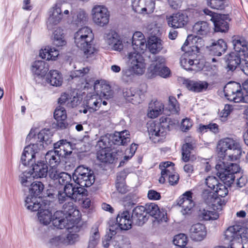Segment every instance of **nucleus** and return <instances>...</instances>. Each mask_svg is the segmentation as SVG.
Listing matches in <instances>:
<instances>
[{
    "instance_id": "obj_1",
    "label": "nucleus",
    "mask_w": 248,
    "mask_h": 248,
    "mask_svg": "<svg viewBox=\"0 0 248 248\" xmlns=\"http://www.w3.org/2000/svg\"><path fill=\"white\" fill-rule=\"evenodd\" d=\"M45 153L42 144H31L25 147L21 157V162L25 166L32 167L31 173L33 178L46 177L48 173V167L44 158Z\"/></svg>"
},
{
    "instance_id": "obj_2",
    "label": "nucleus",
    "mask_w": 248,
    "mask_h": 248,
    "mask_svg": "<svg viewBox=\"0 0 248 248\" xmlns=\"http://www.w3.org/2000/svg\"><path fill=\"white\" fill-rule=\"evenodd\" d=\"M100 89L101 94L98 93L93 94H88L84 101V106L79 110L81 113L86 114L89 111L90 113L98 110L101 106L102 99L101 96L102 95L106 99H108L112 97L110 87L108 85H100V82L96 80L94 84V89L96 92H99Z\"/></svg>"
},
{
    "instance_id": "obj_3",
    "label": "nucleus",
    "mask_w": 248,
    "mask_h": 248,
    "mask_svg": "<svg viewBox=\"0 0 248 248\" xmlns=\"http://www.w3.org/2000/svg\"><path fill=\"white\" fill-rule=\"evenodd\" d=\"M130 141L129 132L124 130L115 132L113 134L101 136L98 141L96 147L100 150H111L112 145H125Z\"/></svg>"
},
{
    "instance_id": "obj_4",
    "label": "nucleus",
    "mask_w": 248,
    "mask_h": 248,
    "mask_svg": "<svg viewBox=\"0 0 248 248\" xmlns=\"http://www.w3.org/2000/svg\"><path fill=\"white\" fill-rule=\"evenodd\" d=\"M170 119L167 117H162L160 122L152 123L148 128L150 139L154 142L162 141L168 131L170 130Z\"/></svg>"
},
{
    "instance_id": "obj_5",
    "label": "nucleus",
    "mask_w": 248,
    "mask_h": 248,
    "mask_svg": "<svg viewBox=\"0 0 248 248\" xmlns=\"http://www.w3.org/2000/svg\"><path fill=\"white\" fill-rule=\"evenodd\" d=\"M217 170V174L223 183L230 186L234 180V174L239 171V166L236 163H226L224 161H220L216 166Z\"/></svg>"
},
{
    "instance_id": "obj_6",
    "label": "nucleus",
    "mask_w": 248,
    "mask_h": 248,
    "mask_svg": "<svg viewBox=\"0 0 248 248\" xmlns=\"http://www.w3.org/2000/svg\"><path fill=\"white\" fill-rule=\"evenodd\" d=\"M225 97L235 103H248V95H244L241 85L236 82L228 83L224 88Z\"/></svg>"
},
{
    "instance_id": "obj_7",
    "label": "nucleus",
    "mask_w": 248,
    "mask_h": 248,
    "mask_svg": "<svg viewBox=\"0 0 248 248\" xmlns=\"http://www.w3.org/2000/svg\"><path fill=\"white\" fill-rule=\"evenodd\" d=\"M73 181L83 187H89L95 181L93 171L83 165L79 166L73 174Z\"/></svg>"
},
{
    "instance_id": "obj_8",
    "label": "nucleus",
    "mask_w": 248,
    "mask_h": 248,
    "mask_svg": "<svg viewBox=\"0 0 248 248\" xmlns=\"http://www.w3.org/2000/svg\"><path fill=\"white\" fill-rule=\"evenodd\" d=\"M202 15L208 16L209 20L214 24L215 31L225 32L229 29V24L226 21L228 18L227 15H220L213 12L208 9H204L201 11Z\"/></svg>"
},
{
    "instance_id": "obj_9",
    "label": "nucleus",
    "mask_w": 248,
    "mask_h": 248,
    "mask_svg": "<svg viewBox=\"0 0 248 248\" xmlns=\"http://www.w3.org/2000/svg\"><path fill=\"white\" fill-rule=\"evenodd\" d=\"M22 186L30 187L29 188L30 195L36 197L39 196L44 189V185L40 182H33L34 179L30 171L22 173L20 177Z\"/></svg>"
},
{
    "instance_id": "obj_10",
    "label": "nucleus",
    "mask_w": 248,
    "mask_h": 248,
    "mask_svg": "<svg viewBox=\"0 0 248 248\" xmlns=\"http://www.w3.org/2000/svg\"><path fill=\"white\" fill-rule=\"evenodd\" d=\"M128 61L130 63V68L136 75H142L145 69L144 59L139 52H130L128 54Z\"/></svg>"
},
{
    "instance_id": "obj_11",
    "label": "nucleus",
    "mask_w": 248,
    "mask_h": 248,
    "mask_svg": "<svg viewBox=\"0 0 248 248\" xmlns=\"http://www.w3.org/2000/svg\"><path fill=\"white\" fill-rule=\"evenodd\" d=\"M92 15L94 22L99 26H104L109 22V12L104 6H94L92 9Z\"/></svg>"
},
{
    "instance_id": "obj_12",
    "label": "nucleus",
    "mask_w": 248,
    "mask_h": 248,
    "mask_svg": "<svg viewBox=\"0 0 248 248\" xmlns=\"http://www.w3.org/2000/svg\"><path fill=\"white\" fill-rule=\"evenodd\" d=\"M49 177L56 184H58L61 186L64 185V186H72L73 179L71 175L65 172H59L56 168L50 169L48 171Z\"/></svg>"
},
{
    "instance_id": "obj_13",
    "label": "nucleus",
    "mask_w": 248,
    "mask_h": 248,
    "mask_svg": "<svg viewBox=\"0 0 248 248\" xmlns=\"http://www.w3.org/2000/svg\"><path fill=\"white\" fill-rule=\"evenodd\" d=\"M146 215L155 218L158 222L167 221V212L163 209H160L155 203H147L144 206Z\"/></svg>"
},
{
    "instance_id": "obj_14",
    "label": "nucleus",
    "mask_w": 248,
    "mask_h": 248,
    "mask_svg": "<svg viewBox=\"0 0 248 248\" xmlns=\"http://www.w3.org/2000/svg\"><path fill=\"white\" fill-rule=\"evenodd\" d=\"M73 219H68L64 217L62 211H57L53 215L51 221L54 227L58 229H62L64 228L67 229L72 228L74 225Z\"/></svg>"
},
{
    "instance_id": "obj_15",
    "label": "nucleus",
    "mask_w": 248,
    "mask_h": 248,
    "mask_svg": "<svg viewBox=\"0 0 248 248\" xmlns=\"http://www.w3.org/2000/svg\"><path fill=\"white\" fill-rule=\"evenodd\" d=\"M243 229L240 225H235L229 227L224 232V239L229 242H240L243 238Z\"/></svg>"
},
{
    "instance_id": "obj_16",
    "label": "nucleus",
    "mask_w": 248,
    "mask_h": 248,
    "mask_svg": "<svg viewBox=\"0 0 248 248\" xmlns=\"http://www.w3.org/2000/svg\"><path fill=\"white\" fill-rule=\"evenodd\" d=\"M166 20L169 27L174 29L184 27L187 24L188 16L182 13L178 12L170 16H167Z\"/></svg>"
},
{
    "instance_id": "obj_17",
    "label": "nucleus",
    "mask_w": 248,
    "mask_h": 248,
    "mask_svg": "<svg viewBox=\"0 0 248 248\" xmlns=\"http://www.w3.org/2000/svg\"><path fill=\"white\" fill-rule=\"evenodd\" d=\"M194 54H191L189 51H186L181 57L180 63L181 66L186 70H196L197 64L199 61L196 58L195 52Z\"/></svg>"
},
{
    "instance_id": "obj_18",
    "label": "nucleus",
    "mask_w": 248,
    "mask_h": 248,
    "mask_svg": "<svg viewBox=\"0 0 248 248\" xmlns=\"http://www.w3.org/2000/svg\"><path fill=\"white\" fill-rule=\"evenodd\" d=\"M192 193L188 191L186 192L178 200L177 204L182 207L181 212L183 215L189 214L194 206L192 200Z\"/></svg>"
},
{
    "instance_id": "obj_19",
    "label": "nucleus",
    "mask_w": 248,
    "mask_h": 248,
    "mask_svg": "<svg viewBox=\"0 0 248 248\" xmlns=\"http://www.w3.org/2000/svg\"><path fill=\"white\" fill-rule=\"evenodd\" d=\"M132 46L134 51L143 53L147 48L146 40L143 34L140 31H136L133 35Z\"/></svg>"
},
{
    "instance_id": "obj_20",
    "label": "nucleus",
    "mask_w": 248,
    "mask_h": 248,
    "mask_svg": "<svg viewBox=\"0 0 248 248\" xmlns=\"http://www.w3.org/2000/svg\"><path fill=\"white\" fill-rule=\"evenodd\" d=\"M189 233L192 240L195 241H201L206 235V228L202 224L198 223L191 226Z\"/></svg>"
},
{
    "instance_id": "obj_21",
    "label": "nucleus",
    "mask_w": 248,
    "mask_h": 248,
    "mask_svg": "<svg viewBox=\"0 0 248 248\" xmlns=\"http://www.w3.org/2000/svg\"><path fill=\"white\" fill-rule=\"evenodd\" d=\"M123 95L128 101L133 104H140L144 96L141 91L134 88L124 89Z\"/></svg>"
},
{
    "instance_id": "obj_22",
    "label": "nucleus",
    "mask_w": 248,
    "mask_h": 248,
    "mask_svg": "<svg viewBox=\"0 0 248 248\" xmlns=\"http://www.w3.org/2000/svg\"><path fill=\"white\" fill-rule=\"evenodd\" d=\"M237 142L233 139L229 138L221 140L218 142L217 147L220 157H226L227 153H229Z\"/></svg>"
},
{
    "instance_id": "obj_23",
    "label": "nucleus",
    "mask_w": 248,
    "mask_h": 248,
    "mask_svg": "<svg viewBox=\"0 0 248 248\" xmlns=\"http://www.w3.org/2000/svg\"><path fill=\"white\" fill-rule=\"evenodd\" d=\"M71 18H69V22L73 25L82 26L87 22L88 15L83 10L79 9L77 11L71 10Z\"/></svg>"
},
{
    "instance_id": "obj_24",
    "label": "nucleus",
    "mask_w": 248,
    "mask_h": 248,
    "mask_svg": "<svg viewBox=\"0 0 248 248\" xmlns=\"http://www.w3.org/2000/svg\"><path fill=\"white\" fill-rule=\"evenodd\" d=\"M132 222L138 226L142 225L148 219L143 206H138L132 211Z\"/></svg>"
},
{
    "instance_id": "obj_25",
    "label": "nucleus",
    "mask_w": 248,
    "mask_h": 248,
    "mask_svg": "<svg viewBox=\"0 0 248 248\" xmlns=\"http://www.w3.org/2000/svg\"><path fill=\"white\" fill-rule=\"evenodd\" d=\"M54 150L62 157H66L72 153L71 144L66 140H60L54 143Z\"/></svg>"
},
{
    "instance_id": "obj_26",
    "label": "nucleus",
    "mask_w": 248,
    "mask_h": 248,
    "mask_svg": "<svg viewBox=\"0 0 248 248\" xmlns=\"http://www.w3.org/2000/svg\"><path fill=\"white\" fill-rule=\"evenodd\" d=\"M81 45L75 43L76 46L82 50L84 56L87 58H92L94 56L96 50L93 45V40H87L86 39H82Z\"/></svg>"
},
{
    "instance_id": "obj_27",
    "label": "nucleus",
    "mask_w": 248,
    "mask_h": 248,
    "mask_svg": "<svg viewBox=\"0 0 248 248\" xmlns=\"http://www.w3.org/2000/svg\"><path fill=\"white\" fill-rule=\"evenodd\" d=\"M232 43L235 52L243 56L248 55V43L244 38L234 36Z\"/></svg>"
},
{
    "instance_id": "obj_28",
    "label": "nucleus",
    "mask_w": 248,
    "mask_h": 248,
    "mask_svg": "<svg viewBox=\"0 0 248 248\" xmlns=\"http://www.w3.org/2000/svg\"><path fill=\"white\" fill-rule=\"evenodd\" d=\"M25 206L29 210L35 212L42 210V207H45V204L41 199H37L36 197L28 196L25 201Z\"/></svg>"
},
{
    "instance_id": "obj_29",
    "label": "nucleus",
    "mask_w": 248,
    "mask_h": 248,
    "mask_svg": "<svg viewBox=\"0 0 248 248\" xmlns=\"http://www.w3.org/2000/svg\"><path fill=\"white\" fill-rule=\"evenodd\" d=\"M190 42L191 45L190 47H193L192 52H199L200 48L203 46V41L201 38L193 35H189L182 46L183 50L186 51V46L189 44Z\"/></svg>"
},
{
    "instance_id": "obj_30",
    "label": "nucleus",
    "mask_w": 248,
    "mask_h": 248,
    "mask_svg": "<svg viewBox=\"0 0 248 248\" xmlns=\"http://www.w3.org/2000/svg\"><path fill=\"white\" fill-rule=\"evenodd\" d=\"M86 39L87 40H93L94 35L92 30L87 27H84L79 29L74 35V42L81 45L82 39Z\"/></svg>"
},
{
    "instance_id": "obj_31",
    "label": "nucleus",
    "mask_w": 248,
    "mask_h": 248,
    "mask_svg": "<svg viewBox=\"0 0 248 248\" xmlns=\"http://www.w3.org/2000/svg\"><path fill=\"white\" fill-rule=\"evenodd\" d=\"M64 235H50L45 241L47 248H62L64 246Z\"/></svg>"
},
{
    "instance_id": "obj_32",
    "label": "nucleus",
    "mask_w": 248,
    "mask_h": 248,
    "mask_svg": "<svg viewBox=\"0 0 248 248\" xmlns=\"http://www.w3.org/2000/svg\"><path fill=\"white\" fill-rule=\"evenodd\" d=\"M116 221L121 230H127L131 228L133 223L132 218L130 219V214L127 211L119 214L116 218Z\"/></svg>"
},
{
    "instance_id": "obj_33",
    "label": "nucleus",
    "mask_w": 248,
    "mask_h": 248,
    "mask_svg": "<svg viewBox=\"0 0 248 248\" xmlns=\"http://www.w3.org/2000/svg\"><path fill=\"white\" fill-rule=\"evenodd\" d=\"M241 56L242 55L235 52L231 53L227 56L226 62L228 68L230 70H235L238 65L240 66L242 59H243Z\"/></svg>"
},
{
    "instance_id": "obj_34",
    "label": "nucleus",
    "mask_w": 248,
    "mask_h": 248,
    "mask_svg": "<svg viewBox=\"0 0 248 248\" xmlns=\"http://www.w3.org/2000/svg\"><path fill=\"white\" fill-rule=\"evenodd\" d=\"M54 117L58 122V125L61 129H64L67 127L68 124L65 121L67 114L63 107L59 106L55 109L54 112Z\"/></svg>"
},
{
    "instance_id": "obj_35",
    "label": "nucleus",
    "mask_w": 248,
    "mask_h": 248,
    "mask_svg": "<svg viewBox=\"0 0 248 248\" xmlns=\"http://www.w3.org/2000/svg\"><path fill=\"white\" fill-rule=\"evenodd\" d=\"M227 49L226 42L223 39H219L212 43L209 47V51L212 55L220 56L226 52Z\"/></svg>"
},
{
    "instance_id": "obj_36",
    "label": "nucleus",
    "mask_w": 248,
    "mask_h": 248,
    "mask_svg": "<svg viewBox=\"0 0 248 248\" xmlns=\"http://www.w3.org/2000/svg\"><path fill=\"white\" fill-rule=\"evenodd\" d=\"M48 70V64L43 61H35L32 65V72L41 77H44Z\"/></svg>"
},
{
    "instance_id": "obj_37",
    "label": "nucleus",
    "mask_w": 248,
    "mask_h": 248,
    "mask_svg": "<svg viewBox=\"0 0 248 248\" xmlns=\"http://www.w3.org/2000/svg\"><path fill=\"white\" fill-rule=\"evenodd\" d=\"M68 194L71 196V199L76 201H80L83 196L86 195L87 192V190L83 186H77L73 185L72 186H68Z\"/></svg>"
},
{
    "instance_id": "obj_38",
    "label": "nucleus",
    "mask_w": 248,
    "mask_h": 248,
    "mask_svg": "<svg viewBox=\"0 0 248 248\" xmlns=\"http://www.w3.org/2000/svg\"><path fill=\"white\" fill-rule=\"evenodd\" d=\"M147 44L149 51L153 54L158 53L163 49L162 41L155 36L150 37Z\"/></svg>"
},
{
    "instance_id": "obj_39",
    "label": "nucleus",
    "mask_w": 248,
    "mask_h": 248,
    "mask_svg": "<svg viewBox=\"0 0 248 248\" xmlns=\"http://www.w3.org/2000/svg\"><path fill=\"white\" fill-rule=\"evenodd\" d=\"M211 27L206 21H198L193 26L192 31L194 33L202 36H206L210 32Z\"/></svg>"
},
{
    "instance_id": "obj_40",
    "label": "nucleus",
    "mask_w": 248,
    "mask_h": 248,
    "mask_svg": "<svg viewBox=\"0 0 248 248\" xmlns=\"http://www.w3.org/2000/svg\"><path fill=\"white\" fill-rule=\"evenodd\" d=\"M63 19V15L59 12L53 7L50 11L49 16L47 21V26L52 29L54 26L58 24Z\"/></svg>"
},
{
    "instance_id": "obj_41",
    "label": "nucleus",
    "mask_w": 248,
    "mask_h": 248,
    "mask_svg": "<svg viewBox=\"0 0 248 248\" xmlns=\"http://www.w3.org/2000/svg\"><path fill=\"white\" fill-rule=\"evenodd\" d=\"M46 163L49 165L52 169L56 168L61 161V156L54 150H50L45 154Z\"/></svg>"
},
{
    "instance_id": "obj_42",
    "label": "nucleus",
    "mask_w": 248,
    "mask_h": 248,
    "mask_svg": "<svg viewBox=\"0 0 248 248\" xmlns=\"http://www.w3.org/2000/svg\"><path fill=\"white\" fill-rule=\"evenodd\" d=\"M174 164L171 162H162L159 165V168L161 170V177L159 179V182L161 184H163L165 182V178L167 177V174L169 173H173Z\"/></svg>"
},
{
    "instance_id": "obj_43",
    "label": "nucleus",
    "mask_w": 248,
    "mask_h": 248,
    "mask_svg": "<svg viewBox=\"0 0 248 248\" xmlns=\"http://www.w3.org/2000/svg\"><path fill=\"white\" fill-rule=\"evenodd\" d=\"M46 81L51 85L58 87L62 85L63 78L57 70H50L47 75Z\"/></svg>"
},
{
    "instance_id": "obj_44",
    "label": "nucleus",
    "mask_w": 248,
    "mask_h": 248,
    "mask_svg": "<svg viewBox=\"0 0 248 248\" xmlns=\"http://www.w3.org/2000/svg\"><path fill=\"white\" fill-rule=\"evenodd\" d=\"M59 53L57 49L51 46H46L44 49H41L39 56L43 59L46 60H55Z\"/></svg>"
},
{
    "instance_id": "obj_45",
    "label": "nucleus",
    "mask_w": 248,
    "mask_h": 248,
    "mask_svg": "<svg viewBox=\"0 0 248 248\" xmlns=\"http://www.w3.org/2000/svg\"><path fill=\"white\" fill-rule=\"evenodd\" d=\"M164 108L162 103L155 101L149 104L148 116L151 118H155L160 115Z\"/></svg>"
},
{
    "instance_id": "obj_46",
    "label": "nucleus",
    "mask_w": 248,
    "mask_h": 248,
    "mask_svg": "<svg viewBox=\"0 0 248 248\" xmlns=\"http://www.w3.org/2000/svg\"><path fill=\"white\" fill-rule=\"evenodd\" d=\"M38 212V218L41 224L47 225L51 221L52 218V213L47 209L46 205L45 207H42Z\"/></svg>"
},
{
    "instance_id": "obj_47",
    "label": "nucleus",
    "mask_w": 248,
    "mask_h": 248,
    "mask_svg": "<svg viewBox=\"0 0 248 248\" xmlns=\"http://www.w3.org/2000/svg\"><path fill=\"white\" fill-rule=\"evenodd\" d=\"M165 59L163 56H154L148 68L149 71L152 73L153 74H154L156 72V71L161 68L165 65Z\"/></svg>"
},
{
    "instance_id": "obj_48",
    "label": "nucleus",
    "mask_w": 248,
    "mask_h": 248,
    "mask_svg": "<svg viewBox=\"0 0 248 248\" xmlns=\"http://www.w3.org/2000/svg\"><path fill=\"white\" fill-rule=\"evenodd\" d=\"M100 239L98 227L96 225L93 226L91 229L87 248H95Z\"/></svg>"
},
{
    "instance_id": "obj_49",
    "label": "nucleus",
    "mask_w": 248,
    "mask_h": 248,
    "mask_svg": "<svg viewBox=\"0 0 248 248\" xmlns=\"http://www.w3.org/2000/svg\"><path fill=\"white\" fill-rule=\"evenodd\" d=\"M198 216L200 219L204 220H216L219 217L218 214L216 212L205 208L199 210Z\"/></svg>"
},
{
    "instance_id": "obj_50",
    "label": "nucleus",
    "mask_w": 248,
    "mask_h": 248,
    "mask_svg": "<svg viewBox=\"0 0 248 248\" xmlns=\"http://www.w3.org/2000/svg\"><path fill=\"white\" fill-rule=\"evenodd\" d=\"M208 86V84L205 81H189L187 84V88L188 90L195 92H201L204 90H206Z\"/></svg>"
},
{
    "instance_id": "obj_51",
    "label": "nucleus",
    "mask_w": 248,
    "mask_h": 248,
    "mask_svg": "<svg viewBox=\"0 0 248 248\" xmlns=\"http://www.w3.org/2000/svg\"><path fill=\"white\" fill-rule=\"evenodd\" d=\"M110 151V150H100L97 152V159L102 162L113 163L114 157Z\"/></svg>"
},
{
    "instance_id": "obj_52",
    "label": "nucleus",
    "mask_w": 248,
    "mask_h": 248,
    "mask_svg": "<svg viewBox=\"0 0 248 248\" xmlns=\"http://www.w3.org/2000/svg\"><path fill=\"white\" fill-rule=\"evenodd\" d=\"M62 214L64 216L67 215L69 216L68 219H72V217H74L75 216L76 214L78 213V210H76V207L74 206L73 202H70L65 203L62 207Z\"/></svg>"
},
{
    "instance_id": "obj_53",
    "label": "nucleus",
    "mask_w": 248,
    "mask_h": 248,
    "mask_svg": "<svg viewBox=\"0 0 248 248\" xmlns=\"http://www.w3.org/2000/svg\"><path fill=\"white\" fill-rule=\"evenodd\" d=\"M53 44L57 46H62L65 45L66 42L64 39L62 30L58 28L53 33Z\"/></svg>"
},
{
    "instance_id": "obj_54",
    "label": "nucleus",
    "mask_w": 248,
    "mask_h": 248,
    "mask_svg": "<svg viewBox=\"0 0 248 248\" xmlns=\"http://www.w3.org/2000/svg\"><path fill=\"white\" fill-rule=\"evenodd\" d=\"M242 151L241 146L238 142H237L235 146L227 153V156L228 158L232 160H236L238 159L242 155Z\"/></svg>"
},
{
    "instance_id": "obj_55",
    "label": "nucleus",
    "mask_w": 248,
    "mask_h": 248,
    "mask_svg": "<svg viewBox=\"0 0 248 248\" xmlns=\"http://www.w3.org/2000/svg\"><path fill=\"white\" fill-rule=\"evenodd\" d=\"M207 5L213 9L223 10L227 5V0H206Z\"/></svg>"
},
{
    "instance_id": "obj_56",
    "label": "nucleus",
    "mask_w": 248,
    "mask_h": 248,
    "mask_svg": "<svg viewBox=\"0 0 248 248\" xmlns=\"http://www.w3.org/2000/svg\"><path fill=\"white\" fill-rule=\"evenodd\" d=\"M135 73L130 67L123 69L122 72V79L124 82H130L133 79Z\"/></svg>"
},
{
    "instance_id": "obj_57",
    "label": "nucleus",
    "mask_w": 248,
    "mask_h": 248,
    "mask_svg": "<svg viewBox=\"0 0 248 248\" xmlns=\"http://www.w3.org/2000/svg\"><path fill=\"white\" fill-rule=\"evenodd\" d=\"M193 146L190 143L184 144L182 148V158L185 162H187L189 160L191 151L193 150Z\"/></svg>"
},
{
    "instance_id": "obj_58",
    "label": "nucleus",
    "mask_w": 248,
    "mask_h": 248,
    "mask_svg": "<svg viewBox=\"0 0 248 248\" xmlns=\"http://www.w3.org/2000/svg\"><path fill=\"white\" fill-rule=\"evenodd\" d=\"M173 244L181 248H186L185 246L187 243V238L185 234L180 233L174 236L173 240Z\"/></svg>"
},
{
    "instance_id": "obj_59",
    "label": "nucleus",
    "mask_w": 248,
    "mask_h": 248,
    "mask_svg": "<svg viewBox=\"0 0 248 248\" xmlns=\"http://www.w3.org/2000/svg\"><path fill=\"white\" fill-rule=\"evenodd\" d=\"M208 130L215 134L217 133L218 132V126L217 124L215 123H211L207 125H200L199 128V132L204 133Z\"/></svg>"
},
{
    "instance_id": "obj_60",
    "label": "nucleus",
    "mask_w": 248,
    "mask_h": 248,
    "mask_svg": "<svg viewBox=\"0 0 248 248\" xmlns=\"http://www.w3.org/2000/svg\"><path fill=\"white\" fill-rule=\"evenodd\" d=\"M49 132V130H46V129L42 130L37 135V138L39 143H36V144H41V142H44L46 145L50 143V141L49 140V135L48 133ZM42 144L44 145L42 143ZM44 147V146H43Z\"/></svg>"
},
{
    "instance_id": "obj_61",
    "label": "nucleus",
    "mask_w": 248,
    "mask_h": 248,
    "mask_svg": "<svg viewBox=\"0 0 248 248\" xmlns=\"http://www.w3.org/2000/svg\"><path fill=\"white\" fill-rule=\"evenodd\" d=\"M68 186H64L63 191H59L57 194V199L60 203H62L67 201L68 199H71L70 195L68 194Z\"/></svg>"
},
{
    "instance_id": "obj_62",
    "label": "nucleus",
    "mask_w": 248,
    "mask_h": 248,
    "mask_svg": "<svg viewBox=\"0 0 248 248\" xmlns=\"http://www.w3.org/2000/svg\"><path fill=\"white\" fill-rule=\"evenodd\" d=\"M79 240V236L77 233H69L64 236V246L72 245Z\"/></svg>"
},
{
    "instance_id": "obj_63",
    "label": "nucleus",
    "mask_w": 248,
    "mask_h": 248,
    "mask_svg": "<svg viewBox=\"0 0 248 248\" xmlns=\"http://www.w3.org/2000/svg\"><path fill=\"white\" fill-rule=\"evenodd\" d=\"M216 195L213 192L209 190H204L202 193V198L204 201L209 205H211L215 200Z\"/></svg>"
},
{
    "instance_id": "obj_64",
    "label": "nucleus",
    "mask_w": 248,
    "mask_h": 248,
    "mask_svg": "<svg viewBox=\"0 0 248 248\" xmlns=\"http://www.w3.org/2000/svg\"><path fill=\"white\" fill-rule=\"evenodd\" d=\"M115 248H131V244L129 239L126 237H122L114 245Z\"/></svg>"
}]
</instances>
